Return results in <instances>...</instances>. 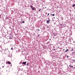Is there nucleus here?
<instances>
[{
    "mask_svg": "<svg viewBox=\"0 0 75 75\" xmlns=\"http://www.w3.org/2000/svg\"><path fill=\"white\" fill-rule=\"evenodd\" d=\"M69 67H70L69 68V69L70 71H72V68H74V66H73L72 65L70 64L69 65Z\"/></svg>",
    "mask_w": 75,
    "mask_h": 75,
    "instance_id": "obj_1",
    "label": "nucleus"
},
{
    "mask_svg": "<svg viewBox=\"0 0 75 75\" xmlns=\"http://www.w3.org/2000/svg\"><path fill=\"white\" fill-rule=\"evenodd\" d=\"M9 37V39H11V40L13 39V36H12V35H10Z\"/></svg>",
    "mask_w": 75,
    "mask_h": 75,
    "instance_id": "obj_2",
    "label": "nucleus"
},
{
    "mask_svg": "<svg viewBox=\"0 0 75 75\" xmlns=\"http://www.w3.org/2000/svg\"><path fill=\"white\" fill-rule=\"evenodd\" d=\"M26 63H27V62H23L22 63V64H23V65H26Z\"/></svg>",
    "mask_w": 75,
    "mask_h": 75,
    "instance_id": "obj_3",
    "label": "nucleus"
},
{
    "mask_svg": "<svg viewBox=\"0 0 75 75\" xmlns=\"http://www.w3.org/2000/svg\"><path fill=\"white\" fill-rule=\"evenodd\" d=\"M51 20H50V19H49V20H47L46 21V23L47 24H49V22Z\"/></svg>",
    "mask_w": 75,
    "mask_h": 75,
    "instance_id": "obj_4",
    "label": "nucleus"
},
{
    "mask_svg": "<svg viewBox=\"0 0 75 75\" xmlns=\"http://www.w3.org/2000/svg\"><path fill=\"white\" fill-rule=\"evenodd\" d=\"M9 19L8 17H6V18L5 19L6 20H7Z\"/></svg>",
    "mask_w": 75,
    "mask_h": 75,
    "instance_id": "obj_5",
    "label": "nucleus"
},
{
    "mask_svg": "<svg viewBox=\"0 0 75 75\" xmlns=\"http://www.w3.org/2000/svg\"><path fill=\"white\" fill-rule=\"evenodd\" d=\"M69 51V50L68 49H67V50L65 51V52H67V51Z\"/></svg>",
    "mask_w": 75,
    "mask_h": 75,
    "instance_id": "obj_6",
    "label": "nucleus"
},
{
    "mask_svg": "<svg viewBox=\"0 0 75 75\" xmlns=\"http://www.w3.org/2000/svg\"><path fill=\"white\" fill-rule=\"evenodd\" d=\"M7 63L8 64H11V62L9 61Z\"/></svg>",
    "mask_w": 75,
    "mask_h": 75,
    "instance_id": "obj_7",
    "label": "nucleus"
},
{
    "mask_svg": "<svg viewBox=\"0 0 75 75\" xmlns=\"http://www.w3.org/2000/svg\"><path fill=\"white\" fill-rule=\"evenodd\" d=\"M75 6V4H73L72 5V7H74Z\"/></svg>",
    "mask_w": 75,
    "mask_h": 75,
    "instance_id": "obj_8",
    "label": "nucleus"
},
{
    "mask_svg": "<svg viewBox=\"0 0 75 75\" xmlns=\"http://www.w3.org/2000/svg\"><path fill=\"white\" fill-rule=\"evenodd\" d=\"M29 64H30V63H27L26 64V65H27V66H28V65H29Z\"/></svg>",
    "mask_w": 75,
    "mask_h": 75,
    "instance_id": "obj_9",
    "label": "nucleus"
},
{
    "mask_svg": "<svg viewBox=\"0 0 75 75\" xmlns=\"http://www.w3.org/2000/svg\"><path fill=\"white\" fill-rule=\"evenodd\" d=\"M31 9L32 10H33V11H34L35 10L34 8H31Z\"/></svg>",
    "mask_w": 75,
    "mask_h": 75,
    "instance_id": "obj_10",
    "label": "nucleus"
},
{
    "mask_svg": "<svg viewBox=\"0 0 75 75\" xmlns=\"http://www.w3.org/2000/svg\"><path fill=\"white\" fill-rule=\"evenodd\" d=\"M72 54H74V55H75V52H72Z\"/></svg>",
    "mask_w": 75,
    "mask_h": 75,
    "instance_id": "obj_11",
    "label": "nucleus"
},
{
    "mask_svg": "<svg viewBox=\"0 0 75 75\" xmlns=\"http://www.w3.org/2000/svg\"><path fill=\"white\" fill-rule=\"evenodd\" d=\"M74 49H73V48H72L71 49V51H74Z\"/></svg>",
    "mask_w": 75,
    "mask_h": 75,
    "instance_id": "obj_12",
    "label": "nucleus"
},
{
    "mask_svg": "<svg viewBox=\"0 0 75 75\" xmlns=\"http://www.w3.org/2000/svg\"><path fill=\"white\" fill-rule=\"evenodd\" d=\"M22 23H25V21H23L22 22H21Z\"/></svg>",
    "mask_w": 75,
    "mask_h": 75,
    "instance_id": "obj_13",
    "label": "nucleus"
},
{
    "mask_svg": "<svg viewBox=\"0 0 75 75\" xmlns=\"http://www.w3.org/2000/svg\"><path fill=\"white\" fill-rule=\"evenodd\" d=\"M67 58H69V56H68V55H67Z\"/></svg>",
    "mask_w": 75,
    "mask_h": 75,
    "instance_id": "obj_14",
    "label": "nucleus"
},
{
    "mask_svg": "<svg viewBox=\"0 0 75 75\" xmlns=\"http://www.w3.org/2000/svg\"><path fill=\"white\" fill-rule=\"evenodd\" d=\"M72 61H73V62H75V60L72 59Z\"/></svg>",
    "mask_w": 75,
    "mask_h": 75,
    "instance_id": "obj_15",
    "label": "nucleus"
},
{
    "mask_svg": "<svg viewBox=\"0 0 75 75\" xmlns=\"http://www.w3.org/2000/svg\"><path fill=\"white\" fill-rule=\"evenodd\" d=\"M75 67L73 66V67L72 69H75Z\"/></svg>",
    "mask_w": 75,
    "mask_h": 75,
    "instance_id": "obj_16",
    "label": "nucleus"
},
{
    "mask_svg": "<svg viewBox=\"0 0 75 75\" xmlns=\"http://www.w3.org/2000/svg\"><path fill=\"white\" fill-rule=\"evenodd\" d=\"M11 50H13V47L11 48Z\"/></svg>",
    "mask_w": 75,
    "mask_h": 75,
    "instance_id": "obj_17",
    "label": "nucleus"
},
{
    "mask_svg": "<svg viewBox=\"0 0 75 75\" xmlns=\"http://www.w3.org/2000/svg\"><path fill=\"white\" fill-rule=\"evenodd\" d=\"M52 16H55V14H52Z\"/></svg>",
    "mask_w": 75,
    "mask_h": 75,
    "instance_id": "obj_18",
    "label": "nucleus"
},
{
    "mask_svg": "<svg viewBox=\"0 0 75 75\" xmlns=\"http://www.w3.org/2000/svg\"><path fill=\"white\" fill-rule=\"evenodd\" d=\"M41 9H39V11H41Z\"/></svg>",
    "mask_w": 75,
    "mask_h": 75,
    "instance_id": "obj_19",
    "label": "nucleus"
},
{
    "mask_svg": "<svg viewBox=\"0 0 75 75\" xmlns=\"http://www.w3.org/2000/svg\"><path fill=\"white\" fill-rule=\"evenodd\" d=\"M50 15V13H48V14H47V16H49V15Z\"/></svg>",
    "mask_w": 75,
    "mask_h": 75,
    "instance_id": "obj_20",
    "label": "nucleus"
},
{
    "mask_svg": "<svg viewBox=\"0 0 75 75\" xmlns=\"http://www.w3.org/2000/svg\"><path fill=\"white\" fill-rule=\"evenodd\" d=\"M60 26H62V24H60Z\"/></svg>",
    "mask_w": 75,
    "mask_h": 75,
    "instance_id": "obj_21",
    "label": "nucleus"
},
{
    "mask_svg": "<svg viewBox=\"0 0 75 75\" xmlns=\"http://www.w3.org/2000/svg\"><path fill=\"white\" fill-rule=\"evenodd\" d=\"M21 63H22V62H20V63H19V64H21Z\"/></svg>",
    "mask_w": 75,
    "mask_h": 75,
    "instance_id": "obj_22",
    "label": "nucleus"
},
{
    "mask_svg": "<svg viewBox=\"0 0 75 75\" xmlns=\"http://www.w3.org/2000/svg\"><path fill=\"white\" fill-rule=\"evenodd\" d=\"M31 8H33V6H31Z\"/></svg>",
    "mask_w": 75,
    "mask_h": 75,
    "instance_id": "obj_23",
    "label": "nucleus"
},
{
    "mask_svg": "<svg viewBox=\"0 0 75 75\" xmlns=\"http://www.w3.org/2000/svg\"><path fill=\"white\" fill-rule=\"evenodd\" d=\"M37 30L39 31H40V30H39V29H38V30Z\"/></svg>",
    "mask_w": 75,
    "mask_h": 75,
    "instance_id": "obj_24",
    "label": "nucleus"
},
{
    "mask_svg": "<svg viewBox=\"0 0 75 75\" xmlns=\"http://www.w3.org/2000/svg\"><path fill=\"white\" fill-rule=\"evenodd\" d=\"M75 41H73V42L74 43H75Z\"/></svg>",
    "mask_w": 75,
    "mask_h": 75,
    "instance_id": "obj_25",
    "label": "nucleus"
},
{
    "mask_svg": "<svg viewBox=\"0 0 75 75\" xmlns=\"http://www.w3.org/2000/svg\"><path fill=\"white\" fill-rule=\"evenodd\" d=\"M56 38V39H57V38H57V37H56V38Z\"/></svg>",
    "mask_w": 75,
    "mask_h": 75,
    "instance_id": "obj_26",
    "label": "nucleus"
},
{
    "mask_svg": "<svg viewBox=\"0 0 75 75\" xmlns=\"http://www.w3.org/2000/svg\"><path fill=\"white\" fill-rule=\"evenodd\" d=\"M49 40H50V41L51 40V39H49Z\"/></svg>",
    "mask_w": 75,
    "mask_h": 75,
    "instance_id": "obj_27",
    "label": "nucleus"
},
{
    "mask_svg": "<svg viewBox=\"0 0 75 75\" xmlns=\"http://www.w3.org/2000/svg\"><path fill=\"white\" fill-rule=\"evenodd\" d=\"M49 28V27H48V26H47V28Z\"/></svg>",
    "mask_w": 75,
    "mask_h": 75,
    "instance_id": "obj_28",
    "label": "nucleus"
},
{
    "mask_svg": "<svg viewBox=\"0 0 75 75\" xmlns=\"http://www.w3.org/2000/svg\"><path fill=\"white\" fill-rule=\"evenodd\" d=\"M38 36H39V37H40V35H38Z\"/></svg>",
    "mask_w": 75,
    "mask_h": 75,
    "instance_id": "obj_29",
    "label": "nucleus"
},
{
    "mask_svg": "<svg viewBox=\"0 0 75 75\" xmlns=\"http://www.w3.org/2000/svg\"><path fill=\"white\" fill-rule=\"evenodd\" d=\"M52 14H50V15H52Z\"/></svg>",
    "mask_w": 75,
    "mask_h": 75,
    "instance_id": "obj_30",
    "label": "nucleus"
},
{
    "mask_svg": "<svg viewBox=\"0 0 75 75\" xmlns=\"http://www.w3.org/2000/svg\"><path fill=\"white\" fill-rule=\"evenodd\" d=\"M25 28H27V26L25 27Z\"/></svg>",
    "mask_w": 75,
    "mask_h": 75,
    "instance_id": "obj_31",
    "label": "nucleus"
},
{
    "mask_svg": "<svg viewBox=\"0 0 75 75\" xmlns=\"http://www.w3.org/2000/svg\"><path fill=\"white\" fill-rule=\"evenodd\" d=\"M2 68H4V66H2Z\"/></svg>",
    "mask_w": 75,
    "mask_h": 75,
    "instance_id": "obj_32",
    "label": "nucleus"
},
{
    "mask_svg": "<svg viewBox=\"0 0 75 75\" xmlns=\"http://www.w3.org/2000/svg\"><path fill=\"white\" fill-rule=\"evenodd\" d=\"M58 7H58V6H57V8H58Z\"/></svg>",
    "mask_w": 75,
    "mask_h": 75,
    "instance_id": "obj_33",
    "label": "nucleus"
},
{
    "mask_svg": "<svg viewBox=\"0 0 75 75\" xmlns=\"http://www.w3.org/2000/svg\"><path fill=\"white\" fill-rule=\"evenodd\" d=\"M64 50H65V49H63V51H64Z\"/></svg>",
    "mask_w": 75,
    "mask_h": 75,
    "instance_id": "obj_34",
    "label": "nucleus"
},
{
    "mask_svg": "<svg viewBox=\"0 0 75 75\" xmlns=\"http://www.w3.org/2000/svg\"><path fill=\"white\" fill-rule=\"evenodd\" d=\"M45 8H47V7H45Z\"/></svg>",
    "mask_w": 75,
    "mask_h": 75,
    "instance_id": "obj_35",
    "label": "nucleus"
},
{
    "mask_svg": "<svg viewBox=\"0 0 75 75\" xmlns=\"http://www.w3.org/2000/svg\"><path fill=\"white\" fill-rule=\"evenodd\" d=\"M54 18H55V17H54Z\"/></svg>",
    "mask_w": 75,
    "mask_h": 75,
    "instance_id": "obj_36",
    "label": "nucleus"
},
{
    "mask_svg": "<svg viewBox=\"0 0 75 75\" xmlns=\"http://www.w3.org/2000/svg\"><path fill=\"white\" fill-rule=\"evenodd\" d=\"M9 28L11 29V28L10 27Z\"/></svg>",
    "mask_w": 75,
    "mask_h": 75,
    "instance_id": "obj_37",
    "label": "nucleus"
},
{
    "mask_svg": "<svg viewBox=\"0 0 75 75\" xmlns=\"http://www.w3.org/2000/svg\"><path fill=\"white\" fill-rule=\"evenodd\" d=\"M58 48H59V47H58Z\"/></svg>",
    "mask_w": 75,
    "mask_h": 75,
    "instance_id": "obj_38",
    "label": "nucleus"
},
{
    "mask_svg": "<svg viewBox=\"0 0 75 75\" xmlns=\"http://www.w3.org/2000/svg\"><path fill=\"white\" fill-rule=\"evenodd\" d=\"M54 50L55 51V49H54Z\"/></svg>",
    "mask_w": 75,
    "mask_h": 75,
    "instance_id": "obj_39",
    "label": "nucleus"
},
{
    "mask_svg": "<svg viewBox=\"0 0 75 75\" xmlns=\"http://www.w3.org/2000/svg\"><path fill=\"white\" fill-rule=\"evenodd\" d=\"M67 68H69V67H67Z\"/></svg>",
    "mask_w": 75,
    "mask_h": 75,
    "instance_id": "obj_40",
    "label": "nucleus"
},
{
    "mask_svg": "<svg viewBox=\"0 0 75 75\" xmlns=\"http://www.w3.org/2000/svg\"><path fill=\"white\" fill-rule=\"evenodd\" d=\"M74 8H75V7H74Z\"/></svg>",
    "mask_w": 75,
    "mask_h": 75,
    "instance_id": "obj_41",
    "label": "nucleus"
},
{
    "mask_svg": "<svg viewBox=\"0 0 75 75\" xmlns=\"http://www.w3.org/2000/svg\"><path fill=\"white\" fill-rule=\"evenodd\" d=\"M43 8H44V7H43Z\"/></svg>",
    "mask_w": 75,
    "mask_h": 75,
    "instance_id": "obj_42",
    "label": "nucleus"
},
{
    "mask_svg": "<svg viewBox=\"0 0 75 75\" xmlns=\"http://www.w3.org/2000/svg\"><path fill=\"white\" fill-rule=\"evenodd\" d=\"M27 29H28V28H27Z\"/></svg>",
    "mask_w": 75,
    "mask_h": 75,
    "instance_id": "obj_43",
    "label": "nucleus"
}]
</instances>
